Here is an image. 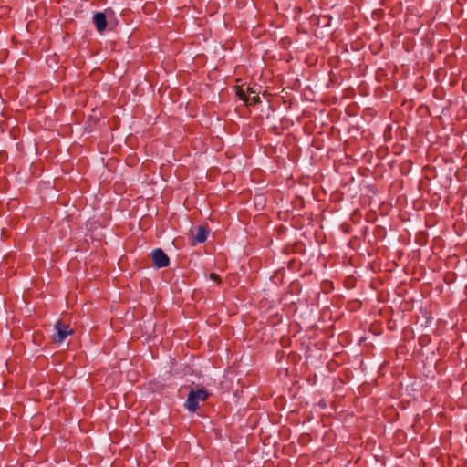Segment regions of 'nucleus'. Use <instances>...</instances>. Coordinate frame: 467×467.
<instances>
[{"label":"nucleus","instance_id":"nucleus-1","mask_svg":"<svg viewBox=\"0 0 467 467\" xmlns=\"http://www.w3.org/2000/svg\"><path fill=\"white\" fill-rule=\"evenodd\" d=\"M209 393L207 390L201 389L197 390H191L188 394L185 407L191 412H195L199 408V401H204L208 399Z\"/></svg>","mask_w":467,"mask_h":467},{"label":"nucleus","instance_id":"nucleus-2","mask_svg":"<svg viewBox=\"0 0 467 467\" xmlns=\"http://www.w3.org/2000/svg\"><path fill=\"white\" fill-rule=\"evenodd\" d=\"M56 332L52 336V340L54 343L61 344L65 341L67 336L73 334V329L70 327L60 320L57 321L55 325Z\"/></svg>","mask_w":467,"mask_h":467},{"label":"nucleus","instance_id":"nucleus-3","mask_svg":"<svg viewBox=\"0 0 467 467\" xmlns=\"http://www.w3.org/2000/svg\"><path fill=\"white\" fill-rule=\"evenodd\" d=\"M151 254H152L153 265L156 268H163V267H166L169 265L170 259H169L168 255L163 252L162 249L157 248L152 251Z\"/></svg>","mask_w":467,"mask_h":467},{"label":"nucleus","instance_id":"nucleus-4","mask_svg":"<svg viewBox=\"0 0 467 467\" xmlns=\"http://www.w3.org/2000/svg\"><path fill=\"white\" fill-rule=\"evenodd\" d=\"M93 22L96 26L97 30L101 33L106 29L107 18L104 13H96L93 16Z\"/></svg>","mask_w":467,"mask_h":467},{"label":"nucleus","instance_id":"nucleus-5","mask_svg":"<svg viewBox=\"0 0 467 467\" xmlns=\"http://www.w3.org/2000/svg\"><path fill=\"white\" fill-rule=\"evenodd\" d=\"M209 234V231L205 226H198L196 229V234L193 236L192 244H196L197 243H204L207 240Z\"/></svg>","mask_w":467,"mask_h":467},{"label":"nucleus","instance_id":"nucleus-6","mask_svg":"<svg viewBox=\"0 0 467 467\" xmlns=\"http://www.w3.org/2000/svg\"><path fill=\"white\" fill-rule=\"evenodd\" d=\"M248 98L246 99L247 105H255L260 102V97L258 93L253 90L252 88L247 87Z\"/></svg>","mask_w":467,"mask_h":467},{"label":"nucleus","instance_id":"nucleus-7","mask_svg":"<svg viewBox=\"0 0 467 467\" xmlns=\"http://www.w3.org/2000/svg\"><path fill=\"white\" fill-rule=\"evenodd\" d=\"M236 95L246 103V99L248 98L247 88L244 90L242 87L238 86L236 88Z\"/></svg>","mask_w":467,"mask_h":467},{"label":"nucleus","instance_id":"nucleus-8","mask_svg":"<svg viewBox=\"0 0 467 467\" xmlns=\"http://www.w3.org/2000/svg\"><path fill=\"white\" fill-rule=\"evenodd\" d=\"M210 278L212 280L215 281V282H220V280H221L220 276L217 274H215V273H211L210 274Z\"/></svg>","mask_w":467,"mask_h":467}]
</instances>
